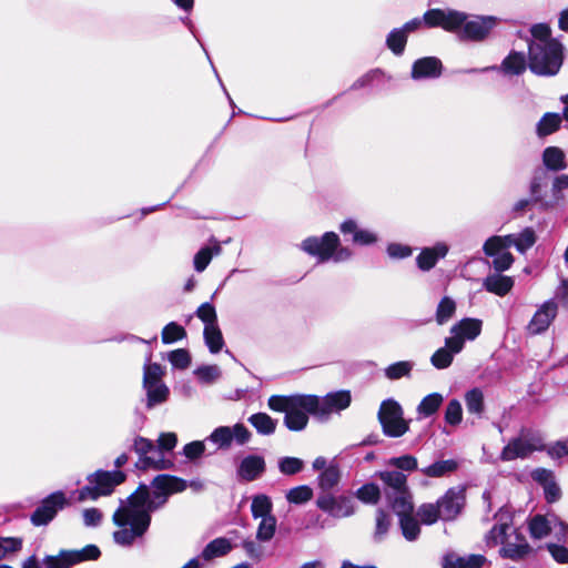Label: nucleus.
<instances>
[{"instance_id":"nucleus-1","label":"nucleus","mask_w":568,"mask_h":568,"mask_svg":"<svg viewBox=\"0 0 568 568\" xmlns=\"http://www.w3.org/2000/svg\"><path fill=\"white\" fill-rule=\"evenodd\" d=\"M186 483L170 475H159L151 484V491L146 486H140L131 496L121 501L113 514V523L120 527L113 532L114 541L120 546H130L135 539L142 537L151 523V513L162 507L168 497L181 493Z\"/></svg>"},{"instance_id":"nucleus-2","label":"nucleus","mask_w":568,"mask_h":568,"mask_svg":"<svg viewBox=\"0 0 568 568\" xmlns=\"http://www.w3.org/2000/svg\"><path fill=\"white\" fill-rule=\"evenodd\" d=\"M494 16H474L457 11L432 9L425 12L424 22L429 28L440 27L449 32H455L462 39L481 41L498 24Z\"/></svg>"},{"instance_id":"nucleus-3","label":"nucleus","mask_w":568,"mask_h":568,"mask_svg":"<svg viewBox=\"0 0 568 568\" xmlns=\"http://www.w3.org/2000/svg\"><path fill=\"white\" fill-rule=\"evenodd\" d=\"M267 406L273 412L284 413V425L292 432L303 430L308 423V415L317 417V396L315 395H272Z\"/></svg>"},{"instance_id":"nucleus-4","label":"nucleus","mask_w":568,"mask_h":568,"mask_svg":"<svg viewBox=\"0 0 568 568\" xmlns=\"http://www.w3.org/2000/svg\"><path fill=\"white\" fill-rule=\"evenodd\" d=\"M564 49L559 42H530L529 69L537 75L551 77L559 72Z\"/></svg>"},{"instance_id":"nucleus-5","label":"nucleus","mask_w":568,"mask_h":568,"mask_svg":"<svg viewBox=\"0 0 568 568\" xmlns=\"http://www.w3.org/2000/svg\"><path fill=\"white\" fill-rule=\"evenodd\" d=\"M302 248L310 255L316 256L321 262L334 260L343 262L351 257V251L339 246L338 235L327 232L322 237H308L302 242Z\"/></svg>"},{"instance_id":"nucleus-6","label":"nucleus","mask_w":568,"mask_h":568,"mask_svg":"<svg viewBox=\"0 0 568 568\" xmlns=\"http://www.w3.org/2000/svg\"><path fill=\"white\" fill-rule=\"evenodd\" d=\"M124 480L125 475L121 470H97L88 476V485L79 490L78 500H95L101 496H108Z\"/></svg>"},{"instance_id":"nucleus-7","label":"nucleus","mask_w":568,"mask_h":568,"mask_svg":"<svg viewBox=\"0 0 568 568\" xmlns=\"http://www.w3.org/2000/svg\"><path fill=\"white\" fill-rule=\"evenodd\" d=\"M544 448L545 438L539 432L524 429L504 447L500 458L505 462L526 458L534 452L542 450Z\"/></svg>"},{"instance_id":"nucleus-8","label":"nucleus","mask_w":568,"mask_h":568,"mask_svg":"<svg viewBox=\"0 0 568 568\" xmlns=\"http://www.w3.org/2000/svg\"><path fill=\"white\" fill-rule=\"evenodd\" d=\"M403 415V408L395 399L388 398L382 402L378 419L386 436L400 437L408 430V422Z\"/></svg>"},{"instance_id":"nucleus-9","label":"nucleus","mask_w":568,"mask_h":568,"mask_svg":"<svg viewBox=\"0 0 568 568\" xmlns=\"http://www.w3.org/2000/svg\"><path fill=\"white\" fill-rule=\"evenodd\" d=\"M133 449L139 455V460L136 463V467L139 469H168L172 466L171 460L166 459L164 456H159L160 450H156L153 442L144 438L136 437L133 443Z\"/></svg>"},{"instance_id":"nucleus-10","label":"nucleus","mask_w":568,"mask_h":568,"mask_svg":"<svg viewBox=\"0 0 568 568\" xmlns=\"http://www.w3.org/2000/svg\"><path fill=\"white\" fill-rule=\"evenodd\" d=\"M316 506L336 519L351 517L356 511L355 503L351 496L333 495L332 493L320 494Z\"/></svg>"},{"instance_id":"nucleus-11","label":"nucleus","mask_w":568,"mask_h":568,"mask_svg":"<svg viewBox=\"0 0 568 568\" xmlns=\"http://www.w3.org/2000/svg\"><path fill=\"white\" fill-rule=\"evenodd\" d=\"M252 438V433L243 424L237 423L234 426H220L215 428L207 437L220 449H229L233 442L237 445H245Z\"/></svg>"},{"instance_id":"nucleus-12","label":"nucleus","mask_w":568,"mask_h":568,"mask_svg":"<svg viewBox=\"0 0 568 568\" xmlns=\"http://www.w3.org/2000/svg\"><path fill=\"white\" fill-rule=\"evenodd\" d=\"M67 503L65 496L61 491H55L48 496L41 505L31 515V523L34 526L47 525L62 509Z\"/></svg>"},{"instance_id":"nucleus-13","label":"nucleus","mask_w":568,"mask_h":568,"mask_svg":"<svg viewBox=\"0 0 568 568\" xmlns=\"http://www.w3.org/2000/svg\"><path fill=\"white\" fill-rule=\"evenodd\" d=\"M557 313L558 305L555 301L549 300L542 303L527 324V332L530 335H538L546 332L556 318Z\"/></svg>"},{"instance_id":"nucleus-14","label":"nucleus","mask_w":568,"mask_h":568,"mask_svg":"<svg viewBox=\"0 0 568 568\" xmlns=\"http://www.w3.org/2000/svg\"><path fill=\"white\" fill-rule=\"evenodd\" d=\"M351 400L352 397L348 390L329 393L322 398L317 397V417L325 418L332 413H338L347 408Z\"/></svg>"},{"instance_id":"nucleus-15","label":"nucleus","mask_w":568,"mask_h":568,"mask_svg":"<svg viewBox=\"0 0 568 568\" xmlns=\"http://www.w3.org/2000/svg\"><path fill=\"white\" fill-rule=\"evenodd\" d=\"M465 501V494L463 488H450L437 501V507L440 510L443 520L454 519L462 510Z\"/></svg>"},{"instance_id":"nucleus-16","label":"nucleus","mask_w":568,"mask_h":568,"mask_svg":"<svg viewBox=\"0 0 568 568\" xmlns=\"http://www.w3.org/2000/svg\"><path fill=\"white\" fill-rule=\"evenodd\" d=\"M481 326V320L471 317L463 318L450 327V336L448 338L459 341L460 349L463 351L466 341H474L480 335Z\"/></svg>"},{"instance_id":"nucleus-17","label":"nucleus","mask_w":568,"mask_h":568,"mask_svg":"<svg viewBox=\"0 0 568 568\" xmlns=\"http://www.w3.org/2000/svg\"><path fill=\"white\" fill-rule=\"evenodd\" d=\"M531 478L542 487L548 504H554L561 498V489L551 470L537 468L531 471Z\"/></svg>"},{"instance_id":"nucleus-18","label":"nucleus","mask_w":568,"mask_h":568,"mask_svg":"<svg viewBox=\"0 0 568 568\" xmlns=\"http://www.w3.org/2000/svg\"><path fill=\"white\" fill-rule=\"evenodd\" d=\"M266 469L264 457L260 455H247L239 464L236 474L245 481H253L260 478Z\"/></svg>"},{"instance_id":"nucleus-19","label":"nucleus","mask_w":568,"mask_h":568,"mask_svg":"<svg viewBox=\"0 0 568 568\" xmlns=\"http://www.w3.org/2000/svg\"><path fill=\"white\" fill-rule=\"evenodd\" d=\"M460 352V342L456 338L446 337L445 345L433 354L430 362L436 368L444 369L450 366L454 356Z\"/></svg>"},{"instance_id":"nucleus-20","label":"nucleus","mask_w":568,"mask_h":568,"mask_svg":"<svg viewBox=\"0 0 568 568\" xmlns=\"http://www.w3.org/2000/svg\"><path fill=\"white\" fill-rule=\"evenodd\" d=\"M557 516L555 514L534 515L528 519V530L534 539H544L549 536L554 529Z\"/></svg>"},{"instance_id":"nucleus-21","label":"nucleus","mask_w":568,"mask_h":568,"mask_svg":"<svg viewBox=\"0 0 568 568\" xmlns=\"http://www.w3.org/2000/svg\"><path fill=\"white\" fill-rule=\"evenodd\" d=\"M376 476L385 485L386 495L403 494V491L405 493L406 490H409L407 486V476L399 470L386 469L378 471Z\"/></svg>"},{"instance_id":"nucleus-22","label":"nucleus","mask_w":568,"mask_h":568,"mask_svg":"<svg viewBox=\"0 0 568 568\" xmlns=\"http://www.w3.org/2000/svg\"><path fill=\"white\" fill-rule=\"evenodd\" d=\"M442 73V62L434 57L418 59L414 62L412 78L415 80L437 78Z\"/></svg>"},{"instance_id":"nucleus-23","label":"nucleus","mask_w":568,"mask_h":568,"mask_svg":"<svg viewBox=\"0 0 568 568\" xmlns=\"http://www.w3.org/2000/svg\"><path fill=\"white\" fill-rule=\"evenodd\" d=\"M448 253V246L440 242L435 244L433 247L424 248L417 256V265L423 271H429L433 268L439 258H443Z\"/></svg>"},{"instance_id":"nucleus-24","label":"nucleus","mask_w":568,"mask_h":568,"mask_svg":"<svg viewBox=\"0 0 568 568\" xmlns=\"http://www.w3.org/2000/svg\"><path fill=\"white\" fill-rule=\"evenodd\" d=\"M530 546L524 537L513 531L511 538L500 548V555L510 559H520L530 552Z\"/></svg>"},{"instance_id":"nucleus-25","label":"nucleus","mask_w":568,"mask_h":568,"mask_svg":"<svg viewBox=\"0 0 568 568\" xmlns=\"http://www.w3.org/2000/svg\"><path fill=\"white\" fill-rule=\"evenodd\" d=\"M485 560L481 555L459 556L448 554L444 557L443 568H481Z\"/></svg>"},{"instance_id":"nucleus-26","label":"nucleus","mask_w":568,"mask_h":568,"mask_svg":"<svg viewBox=\"0 0 568 568\" xmlns=\"http://www.w3.org/2000/svg\"><path fill=\"white\" fill-rule=\"evenodd\" d=\"M484 288L498 296H505L514 286V278L499 273L488 275L483 283Z\"/></svg>"},{"instance_id":"nucleus-27","label":"nucleus","mask_w":568,"mask_h":568,"mask_svg":"<svg viewBox=\"0 0 568 568\" xmlns=\"http://www.w3.org/2000/svg\"><path fill=\"white\" fill-rule=\"evenodd\" d=\"M386 497L398 518L413 515L414 504L410 490L403 491V494H387Z\"/></svg>"},{"instance_id":"nucleus-28","label":"nucleus","mask_w":568,"mask_h":568,"mask_svg":"<svg viewBox=\"0 0 568 568\" xmlns=\"http://www.w3.org/2000/svg\"><path fill=\"white\" fill-rule=\"evenodd\" d=\"M247 420L262 436H271L276 430L277 420L266 413H255Z\"/></svg>"},{"instance_id":"nucleus-29","label":"nucleus","mask_w":568,"mask_h":568,"mask_svg":"<svg viewBox=\"0 0 568 568\" xmlns=\"http://www.w3.org/2000/svg\"><path fill=\"white\" fill-rule=\"evenodd\" d=\"M457 468L458 463L455 459H446L437 460L432 465L422 468L420 471L427 477L440 478L453 474Z\"/></svg>"},{"instance_id":"nucleus-30","label":"nucleus","mask_w":568,"mask_h":568,"mask_svg":"<svg viewBox=\"0 0 568 568\" xmlns=\"http://www.w3.org/2000/svg\"><path fill=\"white\" fill-rule=\"evenodd\" d=\"M341 231L344 234L352 233L354 243L361 245H368L376 242L377 240L376 235L373 232L368 230H358L356 223L352 220L345 221L341 225Z\"/></svg>"},{"instance_id":"nucleus-31","label":"nucleus","mask_w":568,"mask_h":568,"mask_svg":"<svg viewBox=\"0 0 568 568\" xmlns=\"http://www.w3.org/2000/svg\"><path fill=\"white\" fill-rule=\"evenodd\" d=\"M513 531L515 529L511 528L508 524H497L495 525L486 536V544L488 547H495L497 545L504 546L506 541L511 538Z\"/></svg>"},{"instance_id":"nucleus-32","label":"nucleus","mask_w":568,"mask_h":568,"mask_svg":"<svg viewBox=\"0 0 568 568\" xmlns=\"http://www.w3.org/2000/svg\"><path fill=\"white\" fill-rule=\"evenodd\" d=\"M527 68L526 58L523 53L510 52L501 63V70L506 74L519 75Z\"/></svg>"},{"instance_id":"nucleus-33","label":"nucleus","mask_w":568,"mask_h":568,"mask_svg":"<svg viewBox=\"0 0 568 568\" xmlns=\"http://www.w3.org/2000/svg\"><path fill=\"white\" fill-rule=\"evenodd\" d=\"M232 546L225 538H216L209 542L201 554V558L209 561L217 557L226 555Z\"/></svg>"},{"instance_id":"nucleus-34","label":"nucleus","mask_w":568,"mask_h":568,"mask_svg":"<svg viewBox=\"0 0 568 568\" xmlns=\"http://www.w3.org/2000/svg\"><path fill=\"white\" fill-rule=\"evenodd\" d=\"M341 480L339 467L335 464L328 465L318 476V486L324 493H329Z\"/></svg>"},{"instance_id":"nucleus-35","label":"nucleus","mask_w":568,"mask_h":568,"mask_svg":"<svg viewBox=\"0 0 568 568\" xmlns=\"http://www.w3.org/2000/svg\"><path fill=\"white\" fill-rule=\"evenodd\" d=\"M272 510H273V503L267 495L260 494L252 498L251 511H252V516L255 519L274 517L272 515Z\"/></svg>"},{"instance_id":"nucleus-36","label":"nucleus","mask_w":568,"mask_h":568,"mask_svg":"<svg viewBox=\"0 0 568 568\" xmlns=\"http://www.w3.org/2000/svg\"><path fill=\"white\" fill-rule=\"evenodd\" d=\"M444 402L439 393H432L425 396L417 406V413L420 417H429L435 414Z\"/></svg>"},{"instance_id":"nucleus-37","label":"nucleus","mask_w":568,"mask_h":568,"mask_svg":"<svg viewBox=\"0 0 568 568\" xmlns=\"http://www.w3.org/2000/svg\"><path fill=\"white\" fill-rule=\"evenodd\" d=\"M148 395V407L151 408L168 399L169 388L162 382L143 385Z\"/></svg>"},{"instance_id":"nucleus-38","label":"nucleus","mask_w":568,"mask_h":568,"mask_svg":"<svg viewBox=\"0 0 568 568\" xmlns=\"http://www.w3.org/2000/svg\"><path fill=\"white\" fill-rule=\"evenodd\" d=\"M204 341L211 353H219L224 346V339L219 325L204 327Z\"/></svg>"},{"instance_id":"nucleus-39","label":"nucleus","mask_w":568,"mask_h":568,"mask_svg":"<svg viewBox=\"0 0 568 568\" xmlns=\"http://www.w3.org/2000/svg\"><path fill=\"white\" fill-rule=\"evenodd\" d=\"M561 124V115L558 113H546L537 124V134L546 136L556 132Z\"/></svg>"},{"instance_id":"nucleus-40","label":"nucleus","mask_w":568,"mask_h":568,"mask_svg":"<svg viewBox=\"0 0 568 568\" xmlns=\"http://www.w3.org/2000/svg\"><path fill=\"white\" fill-rule=\"evenodd\" d=\"M465 403L468 413L481 415L485 409L484 394L479 388H473L465 394Z\"/></svg>"},{"instance_id":"nucleus-41","label":"nucleus","mask_w":568,"mask_h":568,"mask_svg":"<svg viewBox=\"0 0 568 568\" xmlns=\"http://www.w3.org/2000/svg\"><path fill=\"white\" fill-rule=\"evenodd\" d=\"M511 237L506 236H491L484 244V252L488 256H496L503 250L511 246Z\"/></svg>"},{"instance_id":"nucleus-42","label":"nucleus","mask_w":568,"mask_h":568,"mask_svg":"<svg viewBox=\"0 0 568 568\" xmlns=\"http://www.w3.org/2000/svg\"><path fill=\"white\" fill-rule=\"evenodd\" d=\"M220 253L221 246L219 244H215L212 247L206 246L201 248L194 256V268L197 272H203L210 264L212 257L214 255H219Z\"/></svg>"},{"instance_id":"nucleus-43","label":"nucleus","mask_w":568,"mask_h":568,"mask_svg":"<svg viewBox=\"0 0 568 568\" xmlns=\"http://www.w3.org/2000/svg\"><path fill=\"white\" fill-rule=\"evenodd\" d=\"M545 165L554 171H558L565 168V155L564 152L555 146L547 148L542 154Z\"/></svg>"},{"instance_id":"nucleus-44","label":"nucleus","mask_w":568,"mask_h":568,"mask_svg":"<svg viewBox=\"0 0 568 568\" xmlns=\"http://www.w3.org/2000/svg\"><path fill=\"white\" fill-rule=\"evenodd\" d=\"M355 496L364 504L375 505L381 499V489L376 484H365L356 490Z\"/></svg>"},{"instance_id":"nucleus-45","label":"nucleus","mask_w":568,"mask_h":568,"mask_svg":"<svg viewBox=\"0 0 568 568\" xmlns=\"http://www.w3.org/2000/svg\"><path fill=\"white\" fill-rule=\"evenodd\" d=\"M456 312V303L450 297H444L436 310V322L439 325L448 322Z\"/></svg>"},{"instance_id":"nucleus-46","label":"nucleus","mask_w":568,"mask_h":568,"mask_svg":"<svg viewBox=\"0 0 568 568\" xmlns=\"http://www.w3.org/2000/svg\"><path fill=\"white\" fill-rule=\"evenodd\" d=\"M508 236L513 239L511 245L521 253L530 248L536 242V236L531 229H525L518 235L509 234Z\"/></svg>"},{"instance_id":"nucleus-47","label":"nucleus","mask_w":568,"mask_h":568,"mask_svg":"<svg viewBox=\"0 0 568 568\" xmlns=\"http://www.w3.org/2000/svg\"><path fill=\"white\" fill-rule=\"evenodd\" d=\"M386 465L394 467V470L399 471H414L417 469V459L412 455H403L399 457H393L386 462Z\"/></svg>"},{"instance_id":"nucleus-48","label":"nucleus","mask_w":568,"mask_h":568,"mask_svg":"<svg viewBox=\"0 0 568 568\" xmlns=\"http://www.w3.org/2000/svg\"><path fill=\"white\" fill-rule=\"evenodd\" d=\"M71 555V559L73 565L88 561V560H97L101 551L95 545H88L79 550H69Z\"/></svg>"},{"instance_id":"nucleus-49","label":"nucleus","mask_w":568,"mask_h":568,"mask_svg":"<svg viewBox=\"0 0 568 568\" xmlns=\"http://www.w3.org/2000/svg\"><path fill=\"white\" fill-rule=\"evenodd\" d=\"M42 564L45 568H70L73 566L69 550H61L57 556H45Z\"/></svg>"},{"instance_id":"nucleus-50","label":"nucleus","mask_w":568,"mask_h":568,"mask_svg":"<svg viewBox=\"0 0 568 568\" xmlns=\"http://www.w3.org/2000/svg\"><path fill=\"white\" fill-rule=\"evenodd\" d=\"M312 497L313 490L306 485L294 487L286 493L287 501L295 505L307 503Z\"/></svg>"},{"instance_id":"nucleus-51","label":"nucleus","mask_w":568,"mask_h":568,"mask_svg":"<svg viewBox=\"0 0 568 568\" xmlns=\"http://www.w3.org/2000/svg\"><path fill=\"white\" fill-rule=\"evenodd\" d=\"M390 517L388 514H386L383 509H377L376 511V526L374 531V540L375 541H382L386 534L389 530L390 527Z\"/></svg>"},{"instance_id":"nucleus-52","label":"nucleus","mask_w":568,"mask_h":568,"mask_svg":"<svg viewBox=\"0 0 568 568\" xmlns=\"http://www.w3.org/2000/svg\"><path fill=\"white\" fill-rule=\"evenodd\" d=\"M413 366H414V364L409 361H402V362L394 363V364L389 365L388 367H386L385 376L392 381L399 379L404 376H408L413 369Z\"/></svg>"},{"instance_id":"nucleus-53","label":"nucleus","mask_w":568,"mask_h":568,"mask_svg":"<svg viewBox=\"0 0 568 568\" xmlns=\"http://www.w3.org/2000/svg\"><path fill=\"white\" fill-rule=\"evenodd\" d=\"M407 41L405 30L395 29L387 37V47L395 53L402 54Z\"/></svg>"},{"instance_id":"nucleus-54","label":"nucleus","mask_w":568,"mask_h":568,"mask_svg":"<svg viewBox=\"0 0 568 568\" xmlns=\"http://www.w3.org/2000/svg\"><path fill=\"white\" fill-rule=\"evenodd\" d=\"M417 516L420 521L425 525H432L436 523L438 519H442L440 510L437 507V504H424L417 510Z\"/></svg>"},{"instance_id":"nucleus-55","label":"nucleus","mask_w":568,"mask_h":568,"mask_svg":"<svg viewBox=\"0 0 568 568\" xmlns=\"http://www.w3.org/2000/svg\"><path fill=\"white\" fill-rule=\"evenodd\" d=\"M399 525L402 532L407 540L413 541L418 537L420 528L418 521L413 515L399 518Z\"/></svg>"},{"instance_id":"nucleus-56","label":"nucleus","mask_w":568,"mask_h":568,"mask_svg":"<svg viewBox=\"0 0 568 568\" xmlns=\"http://www.w3.org/2000/svg\"><path fill=\"white\" fill-rule=\"evenodd\" d=\"M276 530V518L275 517H267L263 518L260 521V525L257 527L256 531V538L260 541H270Z\"/></svg>"},{"instance_id":"nucleus-57","label":"nucleus","mask_w":568,"mask_h":568,"mask_svg":"<svg viewBox=\"0 0 568 568\" xmlns=\"http://www.w3.org/2000/svg\"><path fill=\"white\" fill-rule=\"evenodd\" d=\"M186 336L185 329L175 322L169 323L162 331V342L171 344Z\"/></svg>"},{"instance_id":"nucleus-58","label":"nucleus","mask_w":568,"mask_h":568,"mask_svg":"<svg viewBox=\"0 0 568 568\" xmlns=\"http://www.w3.org/2000/svg\"><path fill=\"white\" fill-rule=\"evenodd\" d=\"M463 419V408L458 399H452L448 402L445 410V420L447 424L456 426L460 424Z\"/></svg>"},{"instance_id":"nucleus-59","label":"nucleus","mask_w":568,"mask_h":568,"mask_svg":"<svg viewBox=\"0 0 568 568\" xmlns=\"http://www.w3.org/2000/svg\"><path fill=\"white\" fill-rule=\"evenodd\" d=\"M304 467L302 459L296 457H283L278 460V469L284 475H295Z\"/></svg>"},{"instance_id":"nucleus-60","label":"nucleus","mask_w":568,"mask_h":568,"mask_svg":"<svg viewBox=\"0 0 568 568\" xmlns=\"http://www.w3.org/2000/svg\"><path fill=\"white\" fill-rule=\"evenodd\" d=\"M194 374L201 383L211 384L220 378L221 371L216 365H209L199 367Z\"/></svg>"},{"instance_id":"nucleus-61","label":"nucleus","mask_w":568,"mask_h":568,"mask_svg":"<svg viewBox=\"0 0 568 568\" xmlns=\"http://www.w3.org/2000/svg\"><path fill=\"white\" fill-rule=\"evenodd\" d=\"M196 315L204 323V327L217 324L215 307L210 303L200 305Z\"/></svg>"},{"instance_id":"nucleus-62","label":"nucleus","mask_w":568,"mask_h":568,"mask_svg":"<svg viewBox=\"0 0 568 568\" xmlns=\"http://www.w3.org/2000/svg\"><path fill=\"white\" fill-rule=\"evenodd\" d=\"M168 358L173 367L185 369L191 363L190 354L186 349L179 348L169 353Z\"/></svg>"},{"instance_id":"nucleus-63","label":"nucleus","mask_w":568,"mask_h":568,"mask_svg":"<svg viewBox=\"0 0 568 568\" xmlns=\"http://www.w3.org/2000/svg\"><path fill=\"white\" fill-rule=\"evenodd\" d=\"M163 374V368L159 364H145L143 374V385H150L152 383L162 382L161 378Z\"/></svg>"},{"instance_id":"nucleus-64","label":"nucleus","mask_w":568,"mask_h":568,"mask_svg":"<svg viewBox=\"0 0 568 568\" xmlns=\"http://www.w3.org/2000/svg\"><path fill=\"white\" fill-rule=\"evenodd\" d=\"M547 550L555 561L559 564H568V547L566 544L549 542L547 544Z\"/></svg>"}]
</instances>
